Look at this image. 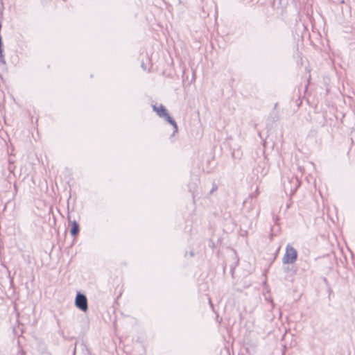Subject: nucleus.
I'll use <instances>...</instances> for the list:
<instances>
[{"label":"nucleus","mask_w":355,"mask_h":355,"mask_svg":"<svg viewBox=\"0 0 355 355\" xmlns=\"http://www.w3.org/2000/svg\"><path fill=\"white\" fill-rule=\"evenodd\" d=\"M153 110L157 112L158 116L160 117H164L170 124L173 126L175 132L178 131V125L176 122L170 116L166 108L162 105H160L159 107L154 105Z\"/></svg>","instance_id":"nucleus-1"},{"label":"nucleus","mask_w":355,"mask_h":355,"mask_svg":"<svg viewBox=\"0 0 355 355\" xmlns=\"http://www.w3.org/2000/svg\"><path fill=\"white\" fill-rule=\"evenodd\" d=\"M297 251L291 246L287 245L286 248V253L283 257L284 263H293L297 259Z\"/></svg>","instance_id":"nucleus-2"},{"label":"nucleus","mask_w":355,"mask_h":355,"mask_svg":"<svg viewBox=\"0 0 355 355\" xmlns=\"http://www.w3.org/2000/svg\"><path fill=\"white\" fill-rule=\"evenodd\" d=\"M75 304L77 308L80 309L81 311L85 312L87 310V300L86 297L80 293H78L76 295Z\"/></svg>","instance_id":"nucleus-3"},{"label":"nucleus","mask_w":355,"mask_h":355,"mask_svg":"<svg viewBox=\"0 0 355 355\" xmlns=\"http://www.w3.org/2000/svg\"><path fill=\"white\" fill-rule=\"evenodd\" d=\"M79 230V226L78 223L76 221H73L71 224V234L72 236H75Z\"/></svg>","instance_id":"nucleus-4"},{"label":"nucleus","mask_w":355,"mask_h":355,"mask_svg":"<svg viewBox=\"0 0 355 355\" xmlns=\"http://www.w3.org/2000/svg\"><path fill=\"white\" fill-rule=\"evenodd\" d=\"M6 64V61L4 59V55L3 54L2 49L0 48V64L4 65Z\"/></svg>","instance_id":"nucleus-5"},{"label":"nucleus","mask_w":355,"mask_h":355,"mask_svg":"<svg viewBox=\"0 0 355 355\" xmlns=\"http://www.w3.org/2000/svg\"><path fill=\"white\" fill-rule=\"evenodd\" d=\"M0 48H1V38L0 37Z\"/></svg>","instance_id":"nucleus-6"}]
</instances>
